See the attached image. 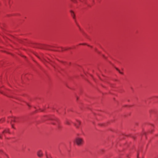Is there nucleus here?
<instances>
[{"mask_svg":"<svg viewBox=\"0 0 158 158\" xmlns=\"http://www.w3.org/2000/svg\"><path fill=\"white\" fill-rule=\"evenodd\" d=\"M1 93H2V94H3L2 92H1Z\"/></svg>","mask_w":158,"mask_h":158,"instance_id":"obj_12","label":"nucleus"},{"mask_svg":"<svg viewBox=\"0 0 158 158\" xmlns=\"http://www.w3.org/2000/svg\"><path fill=\"white\" fill-rule=\"evenodd\" d=\"M9 132L8 130H6L4 131V132Z\"/></svg>","mask_w":158,"mask_h":158,"instance_id":"obj_9","label":"nucleus"},{"mask_svg":"<svg viewBox=\"0 0 158 158\" xmlns=\"http://www.w3.org/2000/svg\"><path fill=\"white\" fill-rule=\"evenodd\" d=\"M11 120L12 121V122H11L12 127L13 128L12 123H13V122H15L16 121V120H15L16 119L15 117H12V118H11Z\"/></svg>","mask_w":158,"mask_h":158,"instance_id":"obj_4","label":"nucleus"},{"mask_svg":"<svg viewBox=\"0 0 158 158\" xmlns=\"http://www.w3.org/2000/svg\"><path fill=\"white\" fill-rule=\"evenodd\" d=\"M70 13H71V15L72 16L73 19H75V15H74V12L72 10L70 11Z\"/></svg>","mask_w":158,"mask_h":158,"instance_id":"obj_5","label":"nucleus"},{"mask_svg":"<svg viewBox=\"0 0 158 158\" xmlns=\"http://www.w3.org/2000/svg\"><path fill=\"white\" fill-rule=\"evenodd\" d=\"M66 123L68 125H69L70 123L69 121H67L66 122Z\"/></svg>","mask_w":158,"mask_h":158,"instance_id":"obj_8","label":"nucleus"},{"mask_svg":"<svg viewBox=\"0 0 158 158\" xmlns=\"http://www.w3.org/2000/svg\"><path fill=\"white\" fill-rule=\"evenodd\" d=\"M80 122L78 120H77L76 123L75 124V126L77 127L78 128L79 127V126L80 124Z\"/></svg>","mask_w":158,"mask_h":158,"instance_id":"obj_3","label":"nucleus"},{"mask_svg":"<svg viewBox=\"0 0 158 158\" xmlns=\"http://www.w3.org/2000/svg\"><path fill=\"white\" fill-rule=\"evenodd\" d=\"M85 44H80V45H85Z\"/></svg>","mask_w":158,"mask_h":158,"instance_id":"obj_10","label":"nucleus"},{"mask_svg":"<svg viewBox=\"0 0 158 158\" xmlns=\"http://www.w3.org/2000/svg\"><path fill=\"white\" fill-rule=\"evenodd\" d=\"M116 70L118 71L121 74H123V73L121 72L119 70H118V69H116Z\"/></svg>","mask_w":158,"mask_h":158,"instance_id":"obj_7","label":"nucleus"},{"mask_svg":"<svg viewBox=\"0 0 158 158\" xmlns=\"http://www.w3.org/2000/svg\"><path fill=\"white\" fill-rule=\"evenodd\" d=\"M75 142L78 145L80 146L83 143V139L80 138H77L76 139Z\"/></svg>","mask_w":158,"mask_h":158,"instance_id":"obj_1","label":"nucleus"},{"mask_svg":"<svg viewBox=\"0 0 158 158\" xmlns=\"http://www.w3.org/2000/svg\"><path fill=\"white\" fill-rule=\"evenodd\" d=\"M37 155L39 157H41L43 156V152L41 150H39L37 152Z\"/></svg>","mask_w":158,"mask_h":158,"instance_id":"obj_2","label":"nucleus"},{"mask_svg":"<svg viewBox=\"0 0 158 158\" xmlns=\"http://www.w3.org/2000/svg\"><path fill=\"white\" fill-rule=\"evenodd\" d=\"M43 61H45L47 62H49L50 61V60L49 59H48L47 60H46L45 59H44V60Z\"/></svg>","mask_w":158,"mask_h":158,"instance_id":"obj_6","label":"nucleus"},{"mask_svg":"<svg viewBox=\"0 0 158 158\" xmlns=\"http://www.w3.org/2000/svg\"><path fill=\"white\" fill-rule=\"evenodd\" d=\"M46 158H48V156L47 155H46Z\"/></svg>","mask_w":158,"mask_h":158,"instance_id":"obj_11","label":"nucleus"}]
</instances>
